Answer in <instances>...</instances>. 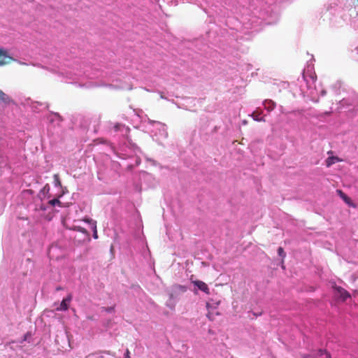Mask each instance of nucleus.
Masks as SVG:
<instances>
[{
    "label": "nucleus",
    "instance_id": "1",
    "mask_svg": "<svg viewBox=\"0 0 358 358\" xmlns=\"http://www.w3.org/2000/svg\"><path fill=\"white\" fill-rule=\"evenodd\" d=\"M333 288L336 292V296L343 301H345L351 297L350 294L342 287L334 285Z\"/></svg>",
    "mask_w": 358,
    "mask_h": 358
},
{
    "label": "nucleus",
    "instance_id": "2",
    "mask_svg": "<svg viewBox=\"0 0 358 358\" xmlns=\"http://www.w3.org/2000/svg\"><path fill=\"white\" fill-rule=\"evenodd\" d=\"M12 60V57L9 56L6 51L0 48V66L8 64Z\"/></svg>",
    "mask_w": 358,
    "mask_h": 358
},
{
    "label": "nucleus",
    "instance_id": "3",
    "mask_svg": "<svg viewBox=\"0 0 358 358\" xmlns=\"http://www.w3.org/2000/svg\"><path fill=\"white\" fill-rule=\"evenodd\" d=\"M303 78L307 84L314 83L317 79V76L314 72L308 71L303 73Z\"/></svg>",
    "mask_w": 358,
    "mask_h": 358
},
{
    "label": "nucleus",
    "instance_id": "4",
    "mask_svg": "<svg viewBox=\"0 0 358 358\" xmlns=\"http://www.w3.org/2000/svg\"><path fill=\"white\" fill-rule=\"evenodd\" d=\"M0 102L5 105L14 103V101L12 99V98L4 93L1 90H0Z\"/></svg>",
    "mask_w": 358,
    "mask_h": 358
},
{
    "label": "nucleus",
    "instance_id": "5",
    "mask_svg": "<svg viewBox=\"0 0 358 358\" xmlns=\"http://www.w3.org/2000/svg\"><path fill=\"white\" fill-rule=\"evenodd\" d=\"M193 283L195 286L198 287L200 290L205 292L206 294H209V288L206 283L201 280H194Z\"/></svg>",
    "mask_w": 358,
    "mask_h": 358
},
{
    "label": "nucleus",
    "instance_id": "6",
    "mask_svg": "<svg viewBox=\"0 0 358 358\" xmlns=\"http://www.w3.org/2000/svg\"><path fill=\"white\" fill-rule=\"evenodd\" d=\"M71 301V296L69 295L66 298L64 299L60 303L59 307L57 308V310H67L69 308V303Z\"/></svg>",
    "mask_w": 358,
    "mask_h": 358
},
{
    "label": "nucleus",
    "instance_id": "7",
    "mask_svg": "<svg viewBox=\"0 0 358 358\" xmlns=\"http://www.w3.org/2000/svg\"><path fill=\"white\" fill-rule=\"evenodd\" d=\"M264 108L268 110V111H272L276 104L274 101H273L272 100H269V99H266L264 101Z\"/></svg>",
    "mask_w": 358,
    "mask_h": 358
},
{
    "label": "nucleus",
    "instance_id": "8",
    "mask_svg": "<svg viewBox=\"0 0 358 358\" xmlns=\"http://www.w3.org/2000/svg\"><path fill=\"white\" fill-rule=\"evenodd\" d=\"M341 159H340L338 157H334V156L329 157L325 161L326 166L327 167H330L332 164H335L336 162H341Z\"/></svg>",
    "mask_w": 358,
    "mask_h": 358
},
{
    "label": "nucleus",
    "instance_id": "9",
    "mask_svg": "<svg viewBox=\"0 0 358 358\" xmlns=\"http://www.w3.org/2000/svg\"><path fill=\"white\" fill-rule=\"evenodd\" d=\"M262 112H259L258 110H255L252 113V118L257 122H265V119L264 117H260Z\"/></svg>",
    "mask_w": 358,
    "mask_h": 358
},
{
    "label": "nucleus",
    "instance_id": "10",
    "mask_svg": "<svg viewBox=\"0 0 358 358\" xmlns=\"http://www.w3.org/2000/svg\"><path fill=\"white\" fill-rule=\"evenodd\" d=\"M323 355H325L326 358H331V354L327 351L326 350L320 349L317 351V355L322 356Z\"/></svg>",
    "mask_w": 358,
    "mask_h": 358
},
{
    "label": "nucleus",
    "instance_id": "11",
    "mask_svg": "<svg viewBox=\"0 0 358 358\" xmlns=\"http://www.w3.org/2000/svg\"><path fill=\"white\" fill-rule=\"evenodd\" d=\"M278 254L280 257H282V262L283 263L284 259L286 257V253L284 251V249L282 247H279L278 249Z\"/></svg>",
    "mask_w": 358,
    "mask_h": 358
},
{
    "label": "nucleus",
    "instance_id": "12",
    "mask_svg": "<svg viewBox=\"0 0 358 358\" xmlns=\"http://www.w3.org/2000/svg\"><path fill=\"white\" fill-rule=\"evenodd\" d=\"M338 192V194H340V196H341V198L347 203H350V199L345 194H344L341 190H338L337 191Z\"/></svg>",
    "mask_w": 358,
    "mask_h": 358
},
{
    "label": "nucleus",
    "instance_id": "13",
    "mask_svg": "<svg viewBox=\"0 0 358 358\" xmlns=\"http://www.w3.org/2000/svg\"><path fill=\"white\" fill-rule=\"evenodd\" d=\"M49 204L51 205L52 206H54L55 205L62 206V203L58 199H54L49 201Z\"/></svg>",
    "mask_w": 358,
    "mask_h": 358
},
{
    "label": "nucleus",
    "instance_id": "14",
    "mask_svg": "<svg viewBox=\"0 0 358 358\" xmlns=\"http://www.w3.org/2000/svg\"><path fill=\"white\" fill-rule=\"evenodd\" d=\"M92 230H93V237L95 239L98 238V234L96 229V222H92Z\"/></svg>",
    "mask_w": 358,
    "mask_h": 358
},
{
    "label": "nucleus",
    "instance_id": "15",
    "mask_svg": "<svg viewBox=\"0 0 358 358\" xmlns=\"http://www.w3.org/2000/svg\"><path fill=\"white\" fill-rule=\"evenodd\" d=\"M299 358H316V357L313 355L303 354Z\"/></svg>",
    "mask_w": 358,
    "mask_h": 358
},
{
    "label": "nucleus",
    "instance_id": "16",
    "mask_svg": "<svg viewBox=\"0 0 358 358\" xmlns=\"http://www.w3.org/2000/svg\"><path fill=\"white\" fill-rule=\"evenodd\" d=\"M54 178H55V180L56 185H59V186H60V185H61V182H60V180H59V178L58 175H57V174H55V175L54 176Z\"/></svg>",
    "mask_w": 358,
    "mask_h": 358
},
{
    "label": "nucleus",
    "instance_id": "17",
    "mask_svg": "<svg viewBox=\"0 0 358 358\" xmlns=\"http://www.w3.org/2000/svg\"><path fill=\"white\" fill-rule=\"evenodd\" d=\"M84 221L85 222H87V223L90 224L92 226V222H96V221H94V220H93L92 219H90V218H85Z\"/></svg>",
    "mask_w": 358,
    "mask_h": 358
},
{
    "label": "nucleus",
    "instance_id": "18",
    "mask_svg": "<svg viewBox=\"0 0 358 358\" xmlns=\"http://www.w3.org/2000/svg\"><path fill=\"white\" fill-rule=\"evenodd\" d=\"M79 231H81V232H82V233H83V234L87 233L86 229H84V228H82V227H79Z\"/></svg>",
    "mask_w": 358,
    "mask_h": 358
},
{
    "label": "nucleus",
    "instance_id": "19",
    "mask_svg": "<svg viewBox=\"0 0 358 358\" xmlns=\"http://www.w3.org/2000/svg\"><path fill=\"white\" fill-rule=\"evenodd\" d=\"M106 311L113 312V311H114V308L113 307L107 308Z\"/></svg>",
    "mask_w": 358,
    "mask_h": 358
},
{
    "label": "nucleus",
    "instance_id": "20",
    "mask_svg": "<svg viewBox=\"0 0 358 358\" xmlns=\"http://www.w3.org/2000/svg\"><path fill=\"white\" fill-rule=\"evenodd\" d=\"M126 357L127 358H130V356H129V350L127 349V351H126Z\"/></svg>",
    "mask_w": 358,
    "mask_h": 358
},
{
    "label": "nucleus",
    "instance_id": "21",
    "mask_svg": "<svg viewBox=\"0 0 358 358\" xmlns=\"http://www.w3.org/2000/svg\"><path fill=\"white\" fill-rule=\"evenodd\" d=\"M62 289V287H60V286H58V287H56V291H60Z\"/></svg>",
    "mask_w": 358,
    "mask_h": 358
},
{
    "label": "nucleus",
    "instance_id": "22",
    "mask_svg": "<svg viewBox=\"0 0 358 358\" xmlns=\"http://www.w3.org/2000/svg\"><path fill=\"white\" fill-rule=\"evenodd\" d=\"M207 317L210 320H213V318L211 317V315L210 314L207 315Z\"/></svg>",
    "mask_w": 358,
    "mask_h": 358
},
{
    "label": "nucleus",
    "instance_id": "23",
    "mask_svg": "<svg viewBox=\"0 0 358 358\" xmlns=\"http://www.w3.org/2000/svg\"><path fill=\"white\" fill-rule=\"evenodd\" d=\"M357 1H358V0H357Z\"/></svg>",
    "mask_w": 358,
    "mask_h": 358
}]
</instances>
